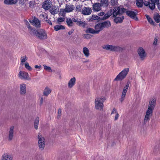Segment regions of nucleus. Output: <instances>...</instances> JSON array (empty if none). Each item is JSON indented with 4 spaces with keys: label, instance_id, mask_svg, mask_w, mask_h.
<instances>
[{
    "label": "nucleus",
    "instance_id": "nucleus-29",
    "mask_svg": "<svg viewBox=\"0 0 160 160\" xmlns=\"http://www.w3.org/2000/svg\"><path fill=\"white\" fill-rule=\"evenodd\" d=\"M66 21L68 27H71L73 25V23L72 19L70 18H67L66 19Z\"/></svg>",
    "mask_w": 160,
    "mask_h": 160
},
{
    "label": "nucleus",
    "instance_id": "nucleus-24",
    "mask_svg": "<svg viewBox=\"0 0 160 160\" xmlns=\"http://www.w3.org/2000/svg\"><path fill=\"white\" fill-rule=\"evenodd\" d=\"M12 157L9 154L5 153L2 156V160H12Z\"/></svg>",
    "mask_w": 160,
    "mask_h": 160
},
{
    "label": "nucleus",
    "instance_id": "nucleus-7",
    "mask_svg": "<svg viewBox=\"0 0 160 160\" xmlns=\"http://www.w3.org/2000/svg\"><path fill=\"white\" fill-rule=\"evenodd\" d=\"M129 84L130 82L128 81L127 82L126 85L123 88L121 98L119 99V100L121 102H122L125 99Z\"/></svg>",
    "mask_w": 160,
    "mask_h": 160
},
{
    "label": "nucleus",
    "instance_id": "nucleus-2",
    "mask_svg": "<svg viewBox=\"0 0 160 160\" xmlns=\"http://www.w3.org/2000/svg\"><path fill=\"white\" fill-rule=\"evenodd\" d=\"M105 99L103 97H98L95 99V107L96 109L100 111H102L103 108L104 102Z\"/></svg>",
    "mask_w": 160,
    "mask_h": 160
},
{
    "label": "nucleus",
    "instance_id": "nucleus-20",
    "mask_svg": "<svg viewBox=\"0 0 160 160\" xmlns=\"http://www.w3.org/2000/svg\"><path fill=\"white\" fill-rule=\"evenodd\" d=\"M121 14L120 13L118 15H119V17H115L116 18L114 19L115 22L116 23H121L122 21L124 19V17L121 15Z\"/></svg>",
    "mask_w": 160,
    "mask_h": 160
},
{
    "label": "nucleus",
    "instance_id": "nucleus-58",
    "mask_svg": "<svg viewBox=\"0 0 160 160\" xmlns=\"http://www.w3.org/2000/svg\"><path fill=\"white\" fill-rule=\"evenodd\" d=\"M111 2L112 5H115L116 3V2L115 1V0H111Z\"/></svg>",
    "mask_w": 160,
    "mask_h": 160
},
{
    "label": "nucleus",
    "instance_id": "nucleus-43",
    "mask_svg": "<svg viewBox=\"0 0 160 160\" xmlns=\"http://www.w3.org/2000/svg\"><path fill=\"white\" fill-rule=\"evenodd\" d=\"M156 4H155L154 3H153V2H150V3L149 4V8L152 10H153L155 8V5Z\"/></svg>",
    "mask_w": 160,
    "mask_h": 160
},
{
    "label": "nucleus",
    "instance_id": "nucleus-61",
    "mask_svg": "<svg viewBox=\"0 0 160 160\" xmlns=\"http://www.w3.org/2000/svg\"><path fill=\"white\" fill-rule=\"evenodd\" d=\"M73 32V31H69V32H68V33L69 35H70Z\"/></svg>",
    "mask_w": 160,
    "mask_h": 160
},
{
    "label": "nucleus",
    "instance_id": "nucleus-50",
    "mask_svg": "<svg viewBox=\"0 0 160 160\" xmlns=\"http://www.w3.org/2000/svg\"><path fill=\"white\" fill-rule=\"evenodd\" d=\"M118 113L117 111V110L115 108H113L112 109V111L111 112V114H116L117 113Z\"/></svg>",
    "mask_w": 160,
    "mask_h": 160
},
{
    "label": "nucleus",
    "instance_id": "nucleus-25",
    "mask_svg": "<svg viewBox=\"0 0 160 160\" xmlns=\"http://www.w3.org/2000/svg\"><path fill=\"white\" fill-rule=\"evenodd\" d=\"M17 1V0H4V3L7 5H12L16 3Z\"/></svg>",
    "mask_w": 160,
    "mask_h": 160
},
{
    "label": "nucleus",
    "instance_id": "nucleus-6",
    "mask_svg": "<svg viewBox=\"0 0 160 160\" xmlns=\"http://www.w3.org/2000/svg\"><path fill=\"white\" fill-rule=\"evenodd\" d=\"M36 36L40 39H45L47 38V33L43 29L38 30L37 32Z\"/></svg>",
    "mask_w": 160,
    "mask_h": 160
},
{
    "label": "nucleus",
    "instance_id": "nucleus-56",
    "mask_svg": "<svg viewBox=\"0 0 160 160\" xmlns=\"http://www.w3.org/2000/svg\"><path fill=\"white\" fill-rule=\"evenodd\" d=\"M62 110L60 108H59L58 110V114L59 116H60L61 114Z\"/></svg>",
    "mask_w": 160,
    "mask_h": 160
},
{
    "label": "nucleus",
    "instance_id": "nucleus-47",
    "mask_svg": "<svg viewBox=\"0 0 160 160\" xmlns=\"http://www.w3.org/2000/svg\"><path fill=\"white\" fill-rule=\"evenodd\" d=\"M84 37L85 38L89 39L91 38L92 36L89 34H85L84 35Z\"/></svg>",
    "mask_w": 160,
    "mask_h": 160
},
{
    "label": "nucleus",
    "instance_id": "nucleus-17",
    "mask_svg": "<svg viewBox=\"0 0 160 160\" xmlns=\"http://www.w3.org/2000/svg\"><path fill=\"white\" fill-rule=\"evenodd\" d=\"M76 81V78L74 77L72 78L69 81L68 83V87L71 88L74 85Z\"/></svg>",
    "mask_w": 160,
    "mask_h": 160
},
{
    "label": "nucleus",
    "instance_id": "nucleus-15",
    "mask_svg": "<svg viewBox=\"0 0 160 160\" xmlns=\"http://www.w3.org/2000/svg\"><path fill=\"white\" fill-rule=\"evenodd\" d=\"M138 53L139 56L142 60H143L146 56V54L144 49L142 48H140L138 50Z\"/></svg>",
    "mask_w": 160,
    "mask_h": 160
},
{
    "label": "nucleus",
    "instance_id": "nucleus-34",
    "mask_svg": "<svg viewBox=\"0 0 160 160\" xmlns=\"http://www.w3.org/2000/svg\"><path fill=\"white\" fill-rule=\"evenodd\" d=\"M54 29L55 31H58L60 29H64L65 28L61 25H58L54 26Z\"/></svg>",
    "mask_w": 160,
    "mask_h": 160
},
{
    "label": "nucleus",
    "instance_id": "nucleus-32",
    "mask_svg": "<svg viewBox=\"0 0 160 160\" xmlns=\"http://www.w3.org/2000/svg\"><path fill=\"white\" fill-rule=\"evenodd\" d=\"M38 146L39 148L41 150L43 149L45 145L44 141H38Z\"/></svg>",
    "mask_w": 160,
    "mask_h": 160
},
{
    "label": "nucleus",
    "instance_id": "nucleus-11",
    "mask_svg": "<svg viewBox=\"0 0 160 160\" xmlns=\"http://www.w3.org/2000/svg\"><path fill=\"white\" fill-rule=\"evenodd\" d=\"M52 3L50 0H46L42 3V7L45 10H48L51 7Z\"/></svg>",
    "mask_w": 160,
    "mask_h": 160
},
{
    "label": "nucleus",
    "instance_id": "nucleus-14",
    "mask_svg": "<svg viewBox=\"0 0 160 160\" xmlns=\"http://www.w3.org/2000/svg\"><path fill=\"white\" fill-rule=\"evenodd\" d=\"M92 12L91 8L89 7H84L82 10V13L84 15H88L90 14Z\"/></svg>",
    "mask_w": 160,
    "mask_h": 160
},
{
    "label": "nucleus",
    "instance_id": "nucleus-26",
    "mask_svg": "<svg viewBox=\"0 0 160 160\" xmlns=\"http://www.w3.org/2000/svg\"><path fill=\"white\" fill-rule=\"evenodd\" d=\"M51 91V89L47 87L45 88L43 92V95L46 96H47L50 93Z\"/></svg>",
    "mask_w": 160,
    "mask_h": 160
},
{
    "label": "nucleus",
    "instance_id": "nucleus-52",
    "mask_svg": "<svg viewBox=\"0 0 160 160\" xmlns=\"http://www.w3.org/2000/svg\"><path fill=\"white\" fill-rule=\"evenodd\" d=\"M77 22L78 23V24L80 26L82 25L83 24H84V23L82 21H81L80 19H78V22Z\"/></svg>",
    "mask_w": 160,
    "mask_h": 160
},
{
    "label": "nucleus",
    "instance_id": "nucleus-31",
    "mask_svg": "<svg viewBox=\"0 0 160 160\" xmlns=\"http://www.w3.org/2000/svg\"><path fill=\"white\" fill-rule=\"evenodd\" d=\"M101 23L103 28H108L111 25L110 22L109 21H106Z\"/></svg>",
    "mask_w": 160,
    "mask_h": 160
},
{
    "label": "nucleus",
    "instance_id": "nucleus-16",
    "mask_svg": "<svg viewBox=\"0 0 160 160\" xmlns=\"http://www.w3.org/2000/svg\"><path fill=\"white\" fill-rule=\"evenodd\" d=\"M27 27L28 28L30 34L32 35H37V32L38 31L36 30L34 28H32L30 26V24L28 22H27Z\"/></svg>",
    "mask_w": 160,
    "mask_h": 160
},
{
    "label": "nucleus",
    "instance_id": "nucleus-44",
    "mask_svg": "<svg viewBox=\"0 0 160 160\" xmlns=\"http://www.w3.org/2000/svg\"><path fill=\"white\" fill-rule=\"evenodd\" d=\"M44 69L46 71H48L49 72H52V70L51 69V68L50 67L47 66L45 65H43Z\"/></svg>",
    "mask_w": 160,
    "mask_h": 160
},
{
    "label": "nucleus",
    "instance_id": "nucleus-40",
    "mask_svg": "<svg viewBox=\"0 0 160 160\" xmlns=\"http://www.w3.org/2000/svg\"><path fill=\"white\" fill-rule=\"evenodd\" d=\"M153 111V110L150 109H148L145 114L152 116V115Z\"/></svg>",
    "mask_w": 160,
    "mask_h": 160
},
{
    "label": "nucleus",
    "instance_id": "nucleus-9",
    "mask_svg": "<svg viewBox=\"0 0 160 160\" xmlns=\"http://www.w3.org/2000/svg\"><path fill=\"white\" fill-rule=\"evenodd\" d=\"M30 23L35 27L39 28L41 27V23L40 20L35 17L32 18V19L29 20Z\"/></svg>",
    "mask_w": 160,
    "mask_h": 160
},
{
    "label": "nucleus",
    "instance_id": "nucleus-33",
    "mask_svg": "<svg viewBox=\"0 0 160 160\" xmlns=\"http://www.w3.org/2000/svg\"><path fill=\"white\" fill-rule=\"evenodd\" d=\"M151 117V116L149 115L145 114V118L143 121L144 124H146L147 122H148L149 121Z\"/></svg>",
    "mask_w": 160,
    "mask_h": 160
},
{
    "label": "nucleus",
    "instance_id": "nucleus-51",
    "mask_svg": "<svg viewBox=\"0 0 160 160\" xmlns=\"http://www.w3.org/2000/svg\"><path fill=\"white\" fill-rule=\"evenodd\" d=\"M159 0H151V2H153V3H155L156 4H157L159 3L158 2Z\"/></svg>",
    "mask_w": 160,
    "mask_h": 160
},
{
    "label": "nucleus",
    "instance_id": "nucleus-37",
    "mask_svg": "<svg viewBox=\"0 0 160 160\" xmlns=\"http://www.w3.org/2000/svg\"><path fill=\"white\" fill-rule=\"evenodd\" d=\"M136 2L137 5L138 7H142L143 3V0H137Z\"/></svg>",
    "mask_w": 160,
    "mask_h": 160
},
{
    "label": "nucleus",
    "instance_id": "nucleus-60",
    "mask_svg": "<svg viewBox=\"0 0 160 160\" xmlns=\"http://www.w3.org/2000/svg\"><path fill=\"white\" fill-rule=\"evenodd\" d=\"M41 66H38V65H36L35 66V68H40Z\"/></svg>",
    "mask_w": 160,
    "mask_h": 160
},
{
    "label": "nucleus",
    "instance_id": "nucleus-49",
    "mask_svg": "<svg viewBox=\"0 0 160 160\" xmlns=\"http://www.w3.org/2000/svg\"><path fill=\"white\" fill-rule=\"evenodd\" d=\"M38 140H44V138L43 137H42L41 135L39 134L38 136Z\"/></svg>",
    "mask_w": 160,
    "mask_h": 160
},
{
    "label": "nucleus",
    "instance_id": "nucleus-1",
    "mask_svg": "<svg viewBox=\"0 0 160 160\" xmlns=\"http://www.w3.org/2000/svg\"><path fill=\"white\" fill-rule=\"evenodd\" d=\"M126 10L123 8H120L119 7H117L114 8L113 10L110 9L106 13L102 19L103 20L107 19L109 17L112 15V17H116L120 13H122L125 12Z\"/></svg>",
    "mask_w": 160,
    "mask_h": 160
},
{
    "label": "nucleus",
    "instance_id": "nucleus-39",
    "mask_svg": "<svg viewBox=\"0 0 160 160\" xmlns=\"http://www.w3.org/2000/svg\"><path fill=\"white\" fill-rule=\"evenodd\" d=\"M145 16L148 21L152 25H154V22L151 18H150L149 15H146Z\"/></svg>",
    "mask_w": 160,
    "mask_h": 160
},
{
    "label": "nucleus",
    "instance_id": "nucleus-36",
    "mask_svg": "<svg viewBox=\"0 0 160 160\" xmlns=\"http://www.w3.org/2000/svg\"><path fill=\"white\" fill-rule=\"evenodd\" d=\"M39 121V118L37 117L34 121V127L36 129H37L38 128Z\"/></svg>",
    "mask_w": 160,
    "mask_h": 160
},
{
    "label": "nucleus",
    "instance_id": "nucleus-35",
    "mask_svg": "<svg viewBox=\"0 0 160 160\" xmlns=\"http://www.w3.org/2000/svg\"><path fill=\"white\" fill-rule=\"evenodd\" d=\"M82 5L80 4L77 5L75 6V11L77 13L80 12L82 10Z\"/></svg>",
    "mask_w": 160,
    "mask_h": 160
},
{
    "label": "nucleus",
    "instance_id": "nucleus-5",
    "mask_svg": "<svg viewBox=\"0 0 160 160\" xmlns=\"http://www.w3.org/2000/svg\"><path fill=\"white\" fill-rule=\"evenodd\" d=\"M102 48L103 49L112 51H117L120 49L119 47L109 44L104 45L102 46Z\"/></svg>",
    "mask_w": 160,
    "mask_h": 160
},
{
    "label": "nucleus",
    "instance_id": "nucleus-3",
    "mask_svg": "<svg viewBox=\"0 0 160 160\" xmlns=\"http://www.w3.org/2000/svg\"><path fill=\"white\" fill-rule=\"evenodd\" d=\"M75 7L71 4H66L65 9H61L59 13V15L64 16L66 12H70L73 11Z\"/></svg>",
    "mask_w": 160,
    "mask_h": 160
},
{
    "label": "nucleus",
    "instance_id": "nucleus-55",
    "mask_svg": "<svg viewBox=\"0 0 160 160\" xmlns=\"http://www.w3.org/2000/svg\"><path fill=\"white\" fill-rule=\"evenodd\" d=\"M150 3V2H147V1H145L144 2H143V3L146 6H149V4Z\"/></svg>",
    "mask_w": 160,
    "mask_h": 160
},
{
    "label": "nucleus",
    "instance_id": "nucleus-30",
    "mask_svg": "<svg viewBox=\"0 0 160 160\" xmlns=\"http://www.w3.org/2000/svg\"><path fill=\"white\" fill-rule=\"evenodd\" d=\"M153 18L155 21L157 23H158L160 21V16L158 13H154Z\"/></svg>",
    "mask_w": 160,
    "mask_h": 160
},
{
    "label": "nucleus",
    "instance_id": "nucleus-42",
    "mask_svg": "<svg viewBox=\"0 0 160 160\" xmlns=\"http://www.w3.org/2000/svg\"><path fill=\"white\" fill-rule=\"evenodd\" d=\"M28 59V58L26 56L21 57L20 58L21 62L22 63L24 62Z\"/></svg>",
    "mask_w": 160,
    "mask_h": 160
},
{
    "label": "nucleus",
    "instance_id": "nucleus-59",
    "mask_svg": "<svg viewBox=\"0 0 160 160\" xmlns=\"http://www.w3.org/2000/svg\"><path fill=\"white\" fill-rule=\"evenodd\" d=\"M43 102V98L42 97L40 100V105H41L42 104Z\"/></svg>",
    "mask_w": 160,
    "mask_h": 160
},
{
    "label": "nucleus",
    "instance_id": "nucleus-22",
    "mask_svg": "<svg viewBox=\"0 0 160 160\" xmlns=\"http://www.w3.org/2000/svg\"><path fill=\"white\" fill-rule=\"evenodd\" d=\"M95 28L97 34L103 28L101 23H99L96 25Z\"/></svg>",
    "mask_w": 160,
    "mask_h": 160
},
{
    "label": "nucleus",
    "instance_id": "nucleus-12",
    "mask_svg": "<svg viewBox=\"0 0 160 160\" xmlns=\"http://www.w3.org/2000/svg\"><path fill=\"white\" fill-rule=\"evenodd\" d=\"M102 9V7L99 2L95 3L92 5V10L95 12H98Z\"/></svg>",
    "mask_w": 160,
    "mask_h": 160
},
{
    "label": "nucleus",
    "instance_id": "nucleus-23",
    "mask_svg": "<svg viewBox=\"0 0 160 160\" xmlns=\"http://www.w3.org/2000/svg\"><path fill=\"white\" fill-rule=\"evenodd\" d=\"M13 126H12L10 127L8 134L9 138L10 140H12L13 137Z\"/></svg>",
    "mask_w": 160,
    "mask_h": 160
},
{
    "label": "nucleus",
    "instance_id": "nucleus-19",
    "mask_svg": "<svg viewBox=\"0 0 160 160\" xmlns=\"http://www.w3.org/2000/svg\"><path fill=\"white\" fill-rule=\"evenodd\" d=\"M20 93L21 94H24L26 92V85L25 84H22L20 86Z\"/></svg>",
    "mask_w": 160,
    "mask_h": 160
},
{
    "label": "nucleus",
    "instance_id": "nucleus-48",
    "mask_svg": "<svg viewBox=\"0 0 160 160\" xmlns=\"http://www.w3.org/2000/svg\"><path fill=\"white\" fill-rule=\"evenodd\" d=\"M158 42V37H156L154 39V41L153 42V44L154 45H156L157 44Z\"/></svg>",
    "mask_w": 160,
    "mask_h": 160
},
{
    "label": "nucleus",
    "instance_id": "nucleus-13",
    "mask_svg": "<svg viewBox=\"0 0 160 160\" xmlns=\"http://www.w3.org/2000/svg\"><path fill=\"white\" fill-rule=\"evenodd\" d=\"M156 99L155 98H152L149 102L148 107V109L153 110L155 106Z\"/></svg>",
    "mask_w": 160,
    "mask_h": 160
},
{
    "label": "nucleus",
    "instance_id": "nucleus-8",
    "mask_svg": "<svg viewBox=\"0 0 160 160\" xmlns=\"http://www.w3.org/2000/svg\"><path fill=\"white\" fill-rule=\"evenodd\" d=\"M125 9L126 10V11L124 12H126V14L128 16L136 20H138V18L136 17L137 12L135 11L130 10L127 11L126 9Z\"/></svg>",
    "mask_w": 160,
    "mask_h": 160
},
{
    "label": "nucleus",
    "instance_id": "nucleus-46",
    "mask_svg": "<svg viewBox=\"0 0 160 160\" xmlns=\"http://www.w3.org/2000/svg\"><path fill=\"white\" fill-rule=\"evenodd\" d=\"M64 16H63V17H62H62L59 18L57 19V22H61L63 21L64 20Z\"/></svg>",
    "mask_w": 160,
    "mask_h": 160
},
{
    "label": "nucleus",
    "instance_id": "nucleus-28",
    "mask_svg": "<svg viewBox=\"0 0 160 160\" xmlns=\"http://www.w3.org/2000/svg\"><path fill=\"white\" fill-rule=\"evenodd\" d=\"M83 53L86 57H88L89 55V51L88 48L86 47H84L83 49Z\"/></svg>",
    "mask_w": 160,
    "mask_h": 160
},
{
    "label": "nucleus",
    "instance_id": "nucleus-4",
    "mask_svg": "<svg viewBox=\"0 0 160 160\" xmlns=\"http://www.w3.org/2000/svg\"><path fill=\"white\" fill-rule=\"evenodd\" d=\"M129 71V68H127L123 69L114 79V81H121L125 78Z\"/></svg>",
    "mask_w": 160,
    "mask_h": 160
},
{
    "label": "nucleus",
    "instance_id": "nucleus-45",
    "mask_svg": "<svg viewBox=\"0 0 160 160\" xmlns=\"http://www.w3.org/2000/svg\"><path fill=\"white\" fill-rule=\"evenodd\" d=\"M99 18V17L98 16L95 15H92L91 18V19L92 20H98Z\"/></svg>",
    "mask_w": 160,
    "mask_h": 160
},
{
    "label": "nucleus",
    "instance_id": "nucleus-27",
    "mask_svg": "<svg viewBox=\"0 0 160 160\" xmlns=\"http://www.w3.org/2000/svg\"><path fill=\"white\" fill-rule=\"evenodd\" d=\"M101 7L107 8L108 5V0H100V3Z\"/></svg>",
    "mask_w": 160,
    "mask_h": 160
},
{
    "label": "nucleus",
    "instance_id": "nucleus-21",
    "mask_svg": "<svg viewBox=\"0 0 160 160\" xmlns=\"http://www.w3.org/2000/svg\"><path fill=\"white\" fill-rule=\"evenodd\" d=\"M40 16L43 18V19L47 22L50 25H52V22L48 19V15L46 14H41Z\"/></svg>",
    "mask_w": 160,
    "mask_h": 160
},
{
    "label": "nucleus",
    "instance_id": "nucleus-57",
    "mask_svg": "<svg viewBox=\"0 0 160 160\" xmlns=\"http://www.w3.org/2000/svg\"><path fill=\"white\" fill-rule=\"evenodd\" d=\"M98 15L99 16H102L103 15H105V13L103 12H100L99 13H98Z\"/></svg>",
    "mask_w": 160,
    "mask_h": 160
},
{
    "label": "nucleus",
    "instance_id": "nucleus-54",
    "mask_svg": "<svg viewBox=\"0 0 160 160\" xmlns=\"http://www.w3.org/2000/svg\"><path fill=\"white\" fill-rule=\"evenodd\" d=\"M78 19L77 18H72V22H78Z\"/></svg>",
    "mask_w": 160,
    "mask_h": 160
},
{
    "label": "nucleus",
    "instance_id": "nucleus-10",
    "mask_svg": "<svg viewBox=\"0 0 160 160\" xmlns=\"http://www.w3.org/2000/svg\"><path fill=\"white\" fill-rule=\"evenodd\" d=\"M18 76L22 79H29V74L27 72L20 71L18 74Z\"/></svg>",
    "mask_w": 160,
    "mask_h": 160
},
{
    "label": "nucleus",
    "instance_id": "nucleus-41",
    "mask_svg": "<svg viewBox=\"0 0 160 160\" xmlns=\"http://www.w3.org/2000/svg\"><path fill=\"white\" fill-rule=\"evenodd\" d=\"M25 68L29 71L32 70V68L30 66L28 62H26L25 64Z\"/></svg>",
    "mask_w": 160,
    "mask_h": 160
},
{
    "label": "nucleus",
    "instance_id": "nucleus-18",
    "mask_svg": "<svg viewBox=\"0 0 160 160\" xmlns=\"http://www.w3.org/2000/svg\"><path fill=\"white\" fill-rule=\"evenodd\" d=\"M51 14L55 15L58 13L59 12V8L55 6H52L49 10Z\"/></svg>",
    "mask_w": 160,
    "mask_h": 160
},
{
    "label": "nucleus",
    "instance_id": "nucleus-53",
    "mask_svg": "<svg viewBox=\"0 0 160 160\" xmlns=\"http://www.w3.org/2000/svg\"><path fill=\"white\" fill-rule=\"evenodd\" d=\"M119 117V114L118 113L115 114V116L114 120L116 121L118 119Z\"/></svg>",
    "mask_w": 160,
    "mask_h": 160
},
{
    "label": "nucleus",
    "instance_id": "nucleus-38",
    "mask_svg": "<svg viewBox=\"0 0 160 160\" xmlns=\"http://www.w3.org/2000/svg\"><path fill=\"white\" fill-rule=\"evenodd\" d=\"M86 32L93 34H97L95 30L91 28H88L86 30Z\"/></svg>",
    "mask_w": 160,
    "mask_h": 160
},
{
    "label": "nucleus",
    "instance_id": "nucleus-62",
    "mask_svg": "<svg viewBox=\"0 0 160 160\" xmlns=\"http://www.w3.org/2000/svg\"><path fill=\"white\" fill-rule=\"evenodd\" d=\"M158 9L160 10V3L158 4Z\"/></svg>",
    "mask_w": 160,
    "mask_h": 160
}]
</instances>
